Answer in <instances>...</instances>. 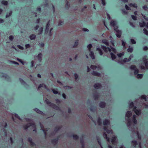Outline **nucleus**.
I'll list each match as a JSON object with an SVG mask.
<instances>
[{"mask_svg":"<svg viewBox=\"0 0 148 148\" xmlns=\"http://www.w3.org/2000/svg\"><path fill=\"white\" fill-rule=\"evenodd\" d=\"M45 101L46 103L49 106L53 108L56 110H58L59 109V107L55 104L51 103L47 99H46Z\"/></svg>","mask_w":148,"mask_h":148,"instance_id":"obj_1","label":"nucleus"},{"mask_svg":"<svg viewBox=\"0 0 148 148\" xmlns=\"http://www.w3.org/2000/svg\"><path fill=\"white\" fill-rule=\"evenodd\" d=\"M133 110L137 115L139 116L141 114V112L140 110L137 109L136 106L134 107Z\"/></svg>","mask_w":148,"mask_h":148,"instance_id":"obj_2","label":"nucleus"},{"mask_svg":"<svg viewBox=\"0 0 148 148\" xmlns=\"http://www.w3.org/2000/svg\"><path fill=\"white\" fill-rule=\"evenodd\" d=\"M34 125V124L33 123H28L23 126V128L25 130H27L28 128L31 126H33Z\"/></svg>","mask_w":148,"mask_h":148,"instance_id":"obj_3","label":"nucleus"},{"mask_svg":"<svg viewBox=\"0 0 148 148\" xmlns=\"http://www.w3.org/2000/svg\"><path fill=\"white\" fill-rule=\"evenodd\" d=\"M0 76L1 77H4L5 79L9 80L10 79V77L8 75L6 74H5L3 73H1V75H0Z\"/></svg>","mask_w":148,"mask_h":148,"instance_id":"obj_4","label":"nucleus"},{"mask_svg":"<svg viewBox=\"0 0 148 148\" xmlns=\"http://www.w3.org/2000/svg\"><path fill=\"white\" fill-rule=\"evenodd\" d=\"M101 48L104 50V51L105 52H107L108 51L109 52H110L111 51V49L109 47H106L103 45H102L101 46Z\"/></svg>","mask_w":148,"mask_h":148,"instance_id":"obj_5","label":"nucleus"},{"mask_svg":"<svg viewBox=\"0 0 148 148\" xmlns=\"http://www.w3.org/2000/svg\"><path fill=\"white\" fill-rule=\"evenodd\" d=\"M27 141L30 143V146L32 147H34L35 146V143L33 142L32 139L31 137H28L27 138Z\"/></svg>","mask_w":148,"mask_h":148,"instance_id":"obj_6","label":"nucleus"},{"mask_svg":"<svg viewBox=\"0 0 148 148\" xmlns=\"http://www.w3.org/2000/svg\"><path fill=\"white\" fill-rule=\"evenodd\" d=\"M50 25V21H49L48 22L47 24L46 27V29L45 30V33L46 34L47 33L49 32V28Z\"/></svg>","mask_w":148,"mask_h":148,"instance_id":"obj_7","label":"nucleus"},{"mask_svg":"<svg viewBox=\"0 0 148 148\" xmlns=\"http://www.w3.org/2000/svg\"><path fill=\"white\" fill-rule=\"evenodd\" d=\"M91 74L93 75L98 77H100L101 75V74L99 73L94 71H93L92 72Z\"/></svg>","mask_w":148,"mask_h":148,"instance_id":"obj_8","label":"nucleus"},{"mask_svg":"<svg viewBox=\"0 0 148 148\" xmlns=\"http://www.w3.org/2000/svg\"><path fill=\"white\" fill-rule=\"evenodd\" d=\"M101 85L99 83H97L94 85V88L96 89H99L101 87Z\"/></svg>","mask_w":148,"mask_h":148,"instance_id":"obj_9","label":"nucleus"},{"mask_svg":"<svg viewBox=\"0 0 148 148\" xmlns=\"http://www.w3.org/2000/svg\"><path fill=\"white\" fill-rule=\"evenodd\" d=\"M106 103L103 102L101 101L99 103V106L101 108H104L106 106Z\"/></svg>","mask_w":148,"mask_h":148,"instance_id":"obj_10","label":"nucleus"},{"mask_svg":"<svg viewBox=\"0 0 148 148\" xmlns=\"http://www.w3.org/2000/svg\"><path fill=\"white\" fill-rule=\"evenodd\" d=\"M80 142L82 148H84V141L83 140V137L82 138H80Z\"/></svg>","mask_w":148,"mask_h":148,"instance_id":"obj_11","label":"nucleus"},{"mask_svg":"<svg viewBox=\"0 0 148 148\" xmlns=\"http://www.w3.org/2000/svg\"><path fill=\"white\" fill-rule=\"evenodd\" d=\"M143 62L145 64V66L147 69H148V61H147V59H146L144 58H143Z\"/></svg>","mask_w":148,"mask_h":148,"instance_id":"obj_12","label":"nucleus"},{"mask_svg":"<svg viewBox=\"0 0 148 148\" xmlns=\"http://www.w3.org/2000/svg\"><path fill=\"white\" fill-rule=\"evenodd\" d=\"M97 94H95V93H93V97L94 98V99L95 100H96L98 99V98L99 97V94L96 92Z\"/></svg>","mask_w":148,"mask_h":148,"instance_id":"obj_13","label":"nucleus"},{"mask_svg":"<svg viewBox=\"0 0 148 148\" xmlns=\"http://www.w3.org/2000/svg\"><path fill=\"white\" fill-rule=\"evenodd\" d=\"M110 123V121L108 119H106L103 121V125L106 126Z\"/></svg>","mask_w":148,"mask_h":148,"instance_id":"obj_14","label":"nucleus"},{"mask_svg":"<svg viewBox=\"0 0 148 148\" xmlns=\"http://www.w3.org/2000/svg\"><path fill=\"white\" fill-rule=\"evenodd\" d=\"M132 115V112L130 111H127L126 114L125 116L129 118Z\"/></svg>","mask_w":148,"mask_h":148,"instance_id":"obj_15","label":"nucleus"},{"mask_svg":"<svg viewBox=\"0 0 148 148\" xmlns=\"http://www.w3.org/2000/svg\"><path fill=\"white\" fill-rule=\"evenodd\" d=\"M102 42L103 43L105 44L106 46H108L109 45V43L108 41V40L106 39L103 40L102 41Z\"/></svg>","mask_w":148,"mask_h":148,"instance_id":"obj_16","label":"nucleus"},{"mask_svg":"<svg viewBox=\"0 0 148 148\" xmlns=\"http://www.w3.org/2000/svg\"><path fill=\"white\" fill-rule=\"evenodd\" d=\"M89 55L90 57L92 58V59H94L95 58V56L94 55V52L92 51H90Z\"/></svg>","mask_w":148,"mask_h":148,"instance_id":"obj_17","label":"nucleus"},{"mask_svg":"<svg viewBox=\"0 0 148 148\" xmlns=\"http://www.w3.org/2000/svg\"><path fill=\"white\" fill-rule=\"evenodd\" d=\"M51 142L52 143L53 145H55L56 144H57L58 142V141L57 139H53L51 140Z\"/></svg>","mask_w":148,"mask_h":148,"instance_id":"obj_18","label":"nucleus"},{"mask_svg":"<svg viewBox=\"0 0 148 148\" xmlns=\"http://www.w3.org/2000/svg\"><path fill=\"white\" fill-rule=\"evenodd\" d=\"M103 136L104 138L106 139L108 142H109L110 141V139L109 137H108L107 134L106 133H104L103 134Z\"/></svg>","mask_w":148,"mask_h":148,"instance_id":"obj_19","label":"nucleus"},{"mask_svg":"<svg viewBox=\"0 0 148 148\" xmlns=\"http://www.w3.org/2000/svg\"><path fill=\"white\" fill-rule=\"evenodd\" d=\"M121 33L122 32L121 31H118L117 32H116V36L117 37L119 38L121 36Z\"/></svg>","mask_w":148,"mask_h":148,"instance_id":"obj_20","label":"nucleus"},{"mask_svg":"<svg viewBox=\"0 0 148 148\" xmlns=\"http://www.w3.org/2000/svg\"><path fill=\"white\" fill-rule=\"evenodd\" d=\"M132 143L133 146L135 147H136V145H138V142L135 140H132Z\"/></svg>","mask_w":148,"mask_h":148,"instance_id":"obj_21","label":"nucleus"},{"mask_svg":"<svg viewBox=\"0 0 148 148\" xmlns=\"http://www.w3.org/2000/svg\"><path fill=\"white\" fill-rule=\"evenodd\" d=\"M116 137H112L111 139V142L112 144L115 145L116 143Z\"/></svg>","mask_w":148,"mask_h":148,"instance_id":"obj_22","label":"nucleus"},{"mask_svg":"<svg viewBox=\"0 0 148 148\" xmlns=\"http://www.w3.org/2000/svg\"><path fill=\"white\" fill-rule=\"evenodd\" d=\"M139 24L141 27H144L146 25V23L145 21H143L142 23H139Z\"/></svg>","mask_w":148,"mask_h":148,"instance_id":"obj_23","label":"nucleus"},{"mask_svg":"<svg viewBox=\"0 0 148 148\" xmlns=\"http://www.w3.org/2000/svg\"><path fill=\"white\" fill-rule=\"evenodd\" d=\"M128 5L130 7H134L136 8H137V5L135 3H130L128 4Z\"/></svg>","mask_w":148,"mask_h":148,"instance_id":"obj_24","label":"nucleus"},{"mask_svg":"<svg viewBox=\"0 0 148 148\" xmlns=\"http://www.w3.org/2000/svg\"><path fill=\"white\" fill-rule=\"evenodd\" d=\"M116 21H112L110 22V25L111 26L115 27L116 25Z\"/></svg>","mask_w":148,"mask_h":148,"instance_id":"obj_25","label":"nucleus"},{"mask_svg":"<svg viewBox=\"0 0 148 148\" xmlns=\"http://www.w3.org/2000/svg\"><path fill=\"white\" fill-rule=\"evenodd\" d=\"M136 115H133V118L132 119V121L133 123L135 124H136L137 123V121L136 119Z\"/></svg>","mask_w":148,"mask_h":148,"instance_id":"obj_26","label":"nucleus"},{"mask_svg":"<svg viewBox=\"0 0 148 148\" xmlns=\"http://www.w3.org/2000/svg\"><path fill=\"white\" fill-rule=\"evenodd\" d=\"M19 81L22 85H25L27 84L21 78H19Z\"/></svg>","mask_w":148,"mask_h":148,"instance_id":"obj_27","label":"nucleus"},{"mask_svg":"<svg viewBox=\"0 0 148 148\" xmlns=\"http://www.w3.org/2000/svg\"><path fill=\"white\" fill-rule=\"evenodd\" d=\"M111 58L112 60H114L116 58V56L112 53L111 52L110 53Z\"/></svg>","mask_w":148,"mask_h":148,"instance_id":"obj_28","label":"nucleus"},{"mask_svg":"<svg viewBox=\"0 0 148 148\" xmlns=\"http://www.w3.org/2000/svg\"><path fill=\"white\" fill-rule=\"evenodd\" d=\"M78 41L79 40L78 39H77L76 41L74 43V44L73 46V48H76L77 47L78 45Z\"/></svg>","mask_w":148,"mask_h":148,"instance_id":"obj_29","label":"nucleus"},{"mask_svg":"<svg viewBox=\"0 0 148 148\" xmlns=\"http://www.w3.org/2000/svg\"><path fill=\"white\" fill-rule=\"evenodd\" d=\"M97 50L99 52V53L100 55L101 56L103 55V52L100 48L99 47L97 48Z\"/></svg>","mask_w":148,"mask_h":148,"instance_id":"obj_30","label":"nucleus"},{"mask_svg":"<svg viewBox=\"0 0 148 148\" xmlns=\"http://www.w3.org/2000/svg\"><path fill=\"white\" fill-rule=\"evenodd\" d=\"M97 123L99 125H101L102 124V122L101 119L99 117L97 121Z\"/></svg>","mask_w":148,"mask_h":148,"instance_id":"obj_31","label":"nucleus"},{"mask_svg":"<svg viewBox=\"0 0 148 148\" xmlns=\"http://www.w3.org/2000/svg\"><path fill=\"white\" fill-rule=\"evenodd\" d=\"M133 48L132 47H130V46H129V47L127 49V51L128 52L132 53L133 51Z\"/></svg>","mask_w":148,"mask_h":148,"instance_id":"obj_32","label":"nucleus"},{"mask_svg":"<svg viewBox=\"0 0 148 148\" xmlns=\"http://www.w3.org/2000/svg\"><path fill=\"white\" fill-rule=\"evenodd\" d=\"M72 137H73L74 139L75 140H77L79 138V136L78 135L75 134H73Z\"/></svg>","mask_w":148,"mask_h":148,"instance_id":"obj_33","label":"nucleus"},{"mask_svg":"<svg viewBox=\"0 0 148 148\" xmlns=\"http://www.w3.org/2000/svg\"><path fill=\"white\" fill-rule=\"evenodd\" d=\"M127 125L128 126H131L132 125V122L131 120V119L130 118H128L127 119Z\"/></svg>","mask_w":148,"mask_h":148,"instance_id":"obj_34","label":"nucleus"},{"mask_svg":"<svg viewBox=\"0 0 148 148\" xmlns=\"http://www.w3.org/2000/svg\"><path fill=\"white\" fill-rule=\"evenodd\" d=\"M12 11L11 10L8 13H7L6 14L5 16L7 18L10 16L12 15Z\"/></svg>","mask_w":148,"mask_h":148,"instance_id":"obj_35","label":"nucleus"},{"mask_svg":"<svg viewBox=\"0 0 148 148\" xmlns=\"http://www.w3.org/2000/svg\"><path fill=\"white\" fill-rule=\"evenodd\" d=\"M36 37V35L34 34H33L30 35L29 38L31 40L34 39Z\"/></svg>","mask_w":148,"mask_h":148,"instance_id":"obj_36","label":"nucleus"},{"mask_svg":"<svg viewBox=\"0 0 148 148\" xmlns=\"http://www.w3.org/2000/svg\"><path fill=\"white\" fill-rule=\"evenodd\" d=\"M130 68L132 70H134L136 68V67L135 65H132L130 66Z\"/></svg>","mask_w":148,"mask_h":148,"instance_id":"obj_37","label":"nucleus"},{"mask_svg":"<svg viewBox=\"0 0 148 148\" xmlns=\"http://www.w3.org/2000/svg\"><path fill=\"white\" fill-rule=\"evenodd\" d=\"M1 3L3 5H7L8 4V2L6 1L3 0Z\"/></svg>","mask_w":148,"mask_h":148,"instance_id":"obj_38","label":"nucleus"},{"mask_svg":"<svg viewBox=\"0 0 148 148\" xmlns=\"http://www.w3.org/2000/svg\"><path fill=\"white\" fill-rule=\"evenodd\" d=\"M70 7V5L69 4V2L68 1H66V8L68 9Z\"/></svg>","mask_w":148,"mask_h":148,"instance_id":"obj_39","label":"nucleus"},{"mask_svg":"<svg viewBox=\"0 0 148 148\" xmlns=\"http://www.w3.org/2000/svg\"><path fill=\"white\" fill-rule=\"evenodd\" d=\"M135 106H134V103L133 102H131L129 104V107L130 108H133V109L134 107Z\"/></svg>","mask_w":148,"mask_h":148,"instance_id":"obj_40","label":"nucleus"},{"mask_svg":"<svg viewBox=\"0 0 148 148\" xmlns=\"http://www.w3.org/2000/svg\"><path fill=\"white\" fill-rule=\"evenodd\" d=\"M143 32L146 35L148 36V31L145 28H144L143 29Z\"/></svg>","mask_w":148,"mask_h":148,"instance_id":"obj_41","label":"nucleus"},{"mask_svg":"<svg viewBox=\"0 0 148 148\" xmlns=\"http://www.w3.org/2000/svg\"><path fill=\"white\" fill-rule=\"evenodd\" d=\"M124 54L125 53L124 52H122V53H118L117 54V55L119 57H121L122 56H123L124 55Z\"/></svg>","mask_w":148,"mask_h":148,"instance_id":"obj_42","label":"nucleus"},{"mask_svg":"<svg viewBox=\"0 0 148 148\" xmlns=\"http://www.w3.org/2000/svg\"><path fill=\"white\" fill-rule=\"evenodd\" d=\"M140 98L142 99H144L145 101H147L146 96L145 95H144L140 96Z\"/></svg>","mask_w":148,"mask_h":148,"instance_id":"obj_43","label":"nucleus"},{"mask_svg":"<svg viewBox=\"0 0 148 148\" xmlns=\"http://www.w3.org/2000/svg\"><path fill=\"white\" fill-rule=\"evenodd\" d=\"M90 110L92 112H93L94 110H96V109L95 107L93 106H91L90 108Z\"/></svg>","mask_w":148,"mask_h":148,"instance_id":"obj_44","label":"nucleus"},{"mask_svg":"<svg viewBox=\"0 0 148 148\" xmlns=\"http://www.w3.org/2000/svg\"><path fill=\"white\" fill-rule=\"evenodd\" d=\"M56 90H55L54 89H53L52 90V91L53 93L55 94H58L59 95H60V93H58V92L57 91V90L56 89Z\"/></svg>","mask_w":148,"mask_h":148,"instance_id":"obj_45","label":"nucleus"},{"mask_svg":"<svg viewBox=\"0 0 148 148\" xmlns=\"http://www.w3.org/2000/svg\"><path fill=\"white\" fill-rule=\"evenodd\" d=\"M61 128V127L58 126L55 128L54 131L56 132Z\"/></svg>","mask_w":148,"mask_h":148,"instance_id":"obj_46","label":"nucleus"},{"mask_svg":"<svg viewBox=\"0 0 148 148\" xmlns=\"http://www.w3.org/2000/svg\"><path fill=\"white\" fill-rule=\"evenodd\" d=\"M87 47L88 48L89 51H91V48L92 47V45L91 44H89L87 46Z\"/></svg>","mask_w":148,"mask_h":148,"instance_id":"obj_47","label":"nucleus"},{"mask_svg":"<svg viewBox=\"0 0 148 148\" xmlns=\"http://www.w3.org/2000/svg\"><path fill=\"white\" fill-rule=\"evenodd\" d=\"M43 30V28L41 27L38 31V34H40L42 33Z\"/></svg>","mask_w":148,"mask_h":148,"instance_id":"obj_48","label":"nucleus"},{"mask_svg":"<svg viewBox=\"0 0 148 148\" xmlns=\"http://www.w3.org/2000/svg\"><path fill=\"white\" fill-rule=\"evenodd\" d=\"M134 70V74L135 75H137L139 72V70L138 69L136 68Z\"/></svg>","mask_w":148,"mask_h":148,"instance_id":"obj_49","label":"nucleus"},{"mask_svg":"<svg viewBox=\"0 0 148 148\" xmlns=\"http://www.w3.org/2000/svg\"><path fill=\"white\" fill-rule=\"evenodd\" d=\"M90 67L92 69H95L97 68V67L95 65H91Z\"/></svg>","mask_w":148,"mask_h":148,"instance_id":"obj_50","label":"nucleus"},{"mask_svg":"<svg viewBox=\"0 0 148 148\" xmlns=\"http://www.w3.org/2000/svg\"><path fill=\"white\" fill-rule=\"evenodd\" d=\"M106 132L108 134H112V130L108 129Z\"/></svg>","mask_w":148,"mask_h":148,"instance_id":"obj_51","label":"nucleus"},{"mask_svg":"<svg viewBox=\"0 0 148 148\" xmlns=\"http://www.w3.org/2000/svg\"><path fill=\"white\" fill-rule=\"evenodd\" d=\"M122 11L123 14H127L128 12H127L125 9L122 10Z\"/></svg>","mask_w":148,"mask_h":148,"instance_id":"obj_52","label":"nucleus"},{"mask_svg":"<svg viewBox=\"0 0 148 148\" xmlns=\"http://www.w3.org/2000/svg\"><path fill=\"white\" fill-rule=\"evenodd\" d=\"M138 78H141L143 77V75L142 74H138L137 75Z\"/></svg>","mask_w":148,"mask_h":148,"instance_id":"obj_53","label":"nucleus"},{"mask_svg":"<svg viewBox=\"0 0 148 148\" xmlns=\"http://www.w3.org/2000/svg\"><path fill=\"white\" fill-rule=\"evenodd\" d=\"M125 7L126 10H131L130 8L127 5H125Z\"/></svg>","mask_w":148,"mask_h":148,"instance_id":"obj_54","label":"nucleus"},{"mask_svg":"<svg viewBox=\"0 0 148 148\" xmlns=\"http://www.w3.org/2000/svg\"><path fill=\"white\" fill-rule=\"evenodd\" d=\"M14 116L16 118L20 120H21V119L18 114H15Z\"/></svg>","mask_w":148,"mask_h":148,"instance_id":"obj_55","label":"nucleus"},{"mask_svg":"<svg viewBox=\"0 0 148 148\" xmlns=\"http://www.w3.org/2000/svg\"><path fill=\"white\" fill-rule=\"evenodd\" d=\"M132 18L134 20H136L137 19V17L134 15H132L131 16Z\"/></svg>","mask_w":148,"mask_h":148,"instance_id":"obj_56","label":"nucleus"},{"mask_svg":"<svg viewBox=\"0 0 148 148\" xmlns=\"http://www.w3.org/2000/svg\"><path fill=\"white\" fill-rule=\"evenodd\" d=\"M97 140L98 143L99 144L100 146H101V144L100 140L99 139V138H97Z\"/></svg>","mask_w":148,"mask_h":148,"instance_id":"obj_57","label":"nucleus"},{"mask_svg":"<svg viewBox=\"0 0 148 148\" xmlns=\"http://www.w3.org/2000/svg\"><path fill=\"white\" fill-rule=\"evenodd\" d=\"M14 38V36L12 35L10 36L9 37V39L11 41H12L13 40Z\"/></svg>","mask_w":148,"mask_h":148,"instance_id":"obj_58","label":"nucleus"},{"mask_svg":"<svg viewBox=\"0 0 148 148\" xmlns=\"http://www.w3.org/2000/svg\"><path fill=\"white\" fill-rule=\"evenodd\" d=\"M130 41L131 43L133 44H135L136 43V41L134 39H131Z\"/></svg>","mask_w":148,"mask_h":148,"instance_id":"obj_59","label":"nucleus"},{"mask_svg":"<svg viewBox=\"0 0 148 148\" xmlns=\"http://www.w3.org/2000/svg\"><path fill=\"white\" fill-rule=\"evenodd\" d=\"M63 24L64 23L63 21H62L60 20L59 21L58 25V26L62 25H63Z\"/></svg>","mask_w":148,"mask_h":148,"instance_id":"obj_60","label":"nucleus"},{"mask_svg":"<svg viewBox=\"0 0 148 148\" xmlns=\"http://www.w3.org/2000/svg\"><path fill=\"white\" fill-rule=\"evenodd\" d=\"M64 88L65 89H69L71 88V87L69 86H64Z\"/></svg>","mask_w":148,"mask_h":148,"instance_id":"obj_61","label":"nucleus"},{"mask_svg":"<svg viewBox=\"0 0 148 148\" xmlns=\"http://www.w3.org/2000/svg\"><path fill=\"white\" fill-rule=\"evenodd\" d=\"M17 47L20 49H21V50H23L24 49V48L23 47L21 46L20 45H18L17 46Z\"/></svg>","mask_w":148,"mask_h":148,"instance_id":"obj_62","label":"nucleus"},{"mask_svg":"<svg viewBox=\"0 0 148 148\" xmlns=\"http://www.w3.org/2000/svg\"><path fill=\"white\" fill-rule=\"evenodd\" d=\"M56 103H57V104H58V105H59L61 103V101L58 99H56Z\"/></svg>","mask_w":148,"mask_h":148,"instance_id":"obj_63","label":"nucleus"},{"mask_svg":"<svg viewBox=\"0 0 148 148\" xmlns=\"http://www.w3.org/2000/svg\"><path fill=\"white\" fill-rule=\"evenodd\" d=\"M74 76L75 77V79L77 80L78 79V75L77 74L75 73L74 74Z\"/></svg>","mask_w":148,"mask_h":148,"instance_id":"obj_64","label":"nucleus"}]
</instances>
